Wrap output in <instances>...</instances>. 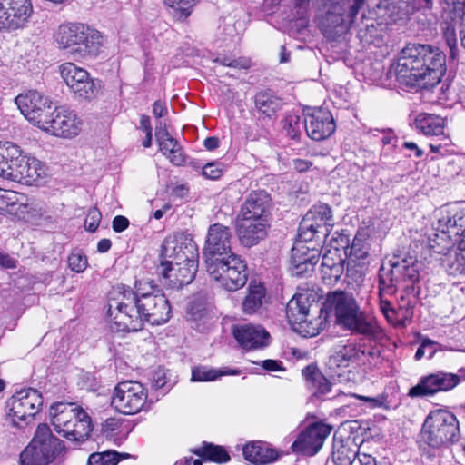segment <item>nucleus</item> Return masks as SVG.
<instances>
[{
    "label": "nucleus",
    "mask_w": 465,
    "mask_h": 465,
    "mask_svg": "<svg viewBox=\"0 0 465 465\" xmlns=\"http://www.w3.org/2000/svg\"><path fill=\"white\" fill-rule=\"evenodd\" d=\"M170 316L171 307L163 294L134 293L132 290H124L108 303L109 324L113 331H137L144 322L160 325Z\"/></svg>",
    "instance_id": "obj_1"
},
{
    "label": "nucleus",
    "mask_w": 465,
    "mask_h": 465,
    "mask_svg": "<svg viewBox=\"0 0 465 465\" xmlns=\"http://www.w3.org/2000/svg\"><path fill=\"white\" fill-rule=\"evenodd\" d=\"M394 72L401 85L430 89L435 85L436 52L429 45H408L401 50Z\"/></svg>",
    "instance_id": "obj_2"
},
{
    "label": "nucleus",
    "mask_w": 465,
    "mask_h": 465,
    "mask_svg": "<svg viewBox=\"0 0 465 465\" xmlns=\"http://www.w3.org/2000/svg\"><path fill=\"white\" fill-rule=\"evenodd\" d=\"M438 246L446 242L441 247L440 258V265L445 272L452 276L465 274V248L455 247L460 239V231L463 227V215L459 208L454 205H444L438 213Z\"/></svg>",
    "instance_id": "obj_3"
},
{
    "label": "nucleus",
    "mask_w": 465,
    "mask_h": 465,
    "mask_svg": "<svg viewBox=\"0 0 465 465\" xmlns=\"http://www.w3.org/2000/svg\"><path fill=\"white\" fill-rule=\"evenodd\" d=\"M49 417L54 430L75 445L86 441L93 430L91 417L74 403H54Z\"/></svg>",
    "instance_id": "obj_4"
},
{
    "label": "nucleus",
    "mask_w": 465,
    "mask_h": 465,
    "mask_svg": "<svg viewBox=\"0 0 465 465\" xmlns=\"http://www.w3.org/2000/svg\"><path fill=\"white\" fill-rule=\"evenodd\" d=\"M326 304L344 328L364 335L375 333L376 322L360 310L351 294L341 291L330 292Z\"/></svg>",
    "instance_id": "obj_5"
},
{
    "label": "nucleus",
    "mask_w": 465,
    "mask_h": 465,
    "mask_svg": "<svg viewBox=\"0 0 465 465\" xmlns=\"http://www.w3.org/2000/svg\"><path fill=\"white\" fill-rule=\"evenodd\" d=\"M63 449V442L53 435L49 426L39 424L31 442L20 454V465H48Z\"/></svg>",
    "instance_id": "obj_6"
},
{
    "label": "nucleus",
    "mask_w": 465,
    "mask_h": 465,
    "mask_svg": "<svg viewBox=\"0 0 465 465\" xmlns=\"http://www.w3.org/2000/svg\"><path fill=\"white\" fill-rule=\"evenodd\" d=\"M205 265L210 278L226 291L235 292L247 282V264L238 254L230 253Z\"/></svg>",
    "instance_id": "obj_7"
},
{
    "label": "nucleus",
    "mask_w": 465,
    "mask_h": 465,
    "mask_svg": "<svg viewBox=\"0 0 465 465\" xmlns=\"http://www.w3.org/2000/svg\"><path fill=\"white\" fill-rule=\"evenodd\" d=\"M419 278L418 269L412 258L394 257L384 263L379 273L381 292L393 294L401 286L412 285Z\"/></svg>",
    "instance_id": "obj_8"
},
{
    "label": "nucleus",
    "mask_w": 465,
    "mask_h": 465,
    "mask_svg": "<svg viewBox=\"0 0 465 465\" xmlns=\"http://www.w3.org/2000/svg\"><path fill=\"white\" fill-rule=\"evenodd\" d=\"M147 397V390L141 382L124 381L114 387L111 405L119 413L134 415L143 410Z\"/></svg>",
    "instance_id": "obj_9"
},
{
    "label": "nucleus",
    "mask_w": 465,
    "mask_h": 465,
    "mask_svg": "<svg viewBox=\"0 0 465 465\" xmlns=\"http://www.w3.org/2000/svg\"><path fill=\"white\" fill-rule=\"evenodd\" d=\"M42 403V396L36 390H21L9 400L7 420L15 427L24 428L39 411Z\"/></svg>",
    "instance_id": "obj_10"
},
{
    "label": "nucleus",
    "mask_w": 465,
    "mask_h": 465,
    "mask_svg": "<svg viewBox=\"0 0 465 465\" xmlns=\"http://www.w3.org/2000/svg\"><path fill=\"white\" fill-rule=\"evenodd\" d=\"M82 126L83 121L76 113L61 105L53 106L40 130L53 136L71 139L81 133Z\"/></svg>",
    "instance_id": "obj_11"
},
{
    "label": "nucleus",
    "mask_w": 465,
    "mask_h": 465,
    "mask_svg": "<svg viewBox=\"0 0 465 465\" xmlns=\"http://www.w3.org/2000/svg\"><path fill=\"white\" fill-rule=\"evenodd\" d=\"M198 255V248L193 238L183 233H173L166 236L161 245L160 264L168 271L170 264L182 265L183 261Z\"/></svg>",
    "instance_id": "obj_12"
},
{
    "label": "nucleus",
    "mask_w": 465,
    "mask_h": 465,
    "mask_svg": "<svg viewBox=\"0 0 465 465\" xmlns=\"http://www.w3.org/2000/svg\"><path fill=\"white\" fill-rule=\"evenodd\" d=\"M15 103L25 119L39 129L53 108L51 98L36 90L19 94Z\"/></svg>",
    "instance_id": "obj_13"
},
{
    "label": "nucleus",
    "mask_w": 465,
    "mask_h": 465,
    "mask_svg": "<svg viewBox=\"0 0 465 465\" xmlns=\"http://www.w3.org/2000/svg\"><path fill=\"white\" fill-rule=\"evenodd\" d=\"M59 73L67 87L76 97L91 100L96 96L99 86L85 69L67 62L59 66Z\"/></svg>",
    "instance_id": "obj_14"
},
{
    "label": "nucleus",
    "mask_w": 465,
    "mask_h": 465,
    "mask_svg": "<svg viewBox=\"0 0 465 465\" xmlns=\"http://www.w3.org/2000/svg\"><path fill=\"white\" fill-rule=\"evenodd\" d=\"M33 14L31 0H0V32L26 27Z\"/></svg>",
    "instance_id": "obj_15"
},
{
    "label": "nucleus",
    "mask_w": 465,
    "mask_h": 465,
    "mask_svg": "<svg viewBox=\"0 0 465 465\" xmlns=\"http://www.w3.org/2000/svg\"><path fill=\"white\" fill-rule=\"evenodd\" d=\"M332 226V213L327 204L314 205L302 218L299 232L302 239H313L316 234L327 237Z\"/></svg>",
    "instance_id": "obj_16"
},
{
    "label": "nucleus",
    "mask_w": 465,
    "mask_h": 465,
    "mask_svg": "<svg viewBox=\"0 0 465 465\" xmlns=\"http://www.w3.org/2000/svg\"><path fill=\"white\" fill-rule=\"evenodd\" d=\"M231 240L232 232L229 227L221 223L210 225L203 248L205 264L211 262V260L214 262L232 253Z\"/></svg>",
    "instance_id": "obj_17"
},
{
    "label": "nucleus",
    "mask_w": 465,
    "mask_h": 465,
    "mask_svg": "<svg viewBox=\"0 0 465 465\" xmlns=\"http://www.w3.org/2000/svg\"><path fill=\"white\" fill-rule=\"evenodd\" d=\"M312 239H302L298 233L291 252L292 272L295 275H302L313 270L318 262L320 252L312 242Z\"/></svg>",
    "instance_id": "obj_18"
},
{
    "label": "nucleus",
    "mask_w": 465,
    "mask_h": 465,
    "mask_svg": "<svg viewBox=\"0 0 465 465\" xmlns=\"http://www.w3.org/2000/svg\"><path fill=\"white\" fill-rule=\"evenodd\" d=\"M331 427L323 422H315L302 430L292 444L296 452L308 456L315 455L331 432Z\"/></svg>",
    "instance_id": "obj_19"
},
{
    "label": "nucleus",
    "mask_w": 465,
    "mask_h": 465,
    "mask_svg": "<svg viewBox=\"0 0 465 465\" xmlns=\"http://www.w3.org/2000/svg\"><path fill=\"white\" fill-rule=\"evenodd\" d=\"M441 30L450 54L457 47L456 26L458 18L465 17V0H443Z\"/></svg>",
    "instance_id": "obj_20"
},
{
    "label": "nucleus",
    "mask_w": 465,
    "mask_h": 465,
    "mask_svg": "<svg viewBox=\"0 0 465 465\" xmlns=\"http://www.w3.org/2000/svg\"><path fill=\"white\" fill-rule=\"evenodd\" d=\"M304 124L307 135L314 141H322L335 131V123L331 112L317 107L305 113Z\"/></svg>",
    "instance_id": "obj_21"
},
{
    "label": "nucleus",
    "mask_w": 465,
    "mask_h": 465,
    "mask_svg": "<svg viewBox=\"0 0 465 465\" xmlns=\"http://www.w3.org/2000/svg\"><path fill=\"white\" fill-rule=\"evenodd\" d=\"M199 254L182 262V265L170 264L168 271L164 267H158V273L163 279V284L170 288H181L189 284L195 277L198 269Z\"/></svg>",
    "instance_id": "obj_22"
},
{
    "label": "nucleus",
    "mask_w": 465,
    "mask_h": 465,
    "mask_svg": "<svg viewBox=\"0 0 465 465\" xmlns=\"http://www.w3.org/2000/svg\"><path fill=\"white\" fill-rule=\"evenodd\" d=\"M374 351L363 346L354 343H348L341 346L330 358V367L334 369H345L351 365H361L371 363L370 357H373Z\"/></svg>",
    "instance_id": "obj_23"
},
{
    "label": "nucleus",
    "mask_w": 465,
    "mask_h": 465,
    "mask_svg": "<svg viewBox=\"0 0 465 465\" xmlns=\"http://www.w3.org/2000/svg\"><path fill=\"white\" fill-rule=\"evenodd\" d=\"M47 175V168L35 157L22 155L15 158L11 181L32 183L44 179Z\"/></svg>",
    "instance_id": "obj_24"
},
{
    "label": "nucleus",
    "mask_w": 465,
    "mask_h": 465,
    "mask_svg": "<svg viewBox=\"0 0 465 465\" xmlns=\"http://www.w3.org/2000/svg\"><path fill=\"white\" fill-rule=\"evenodd\" d=\"M269 221L254 218L238 217L237 233L244 247H252L267 236Z\"/></svg>",
    "instance_id": "obj_25"
},
{
    "label": "nucleus",
    "mask_w": 465,
    "mask_h": 465,
    "mask_svg": "<svg viewBox=\"0 0 465 465\" xmlns=\"http://www.w3.org/2000/svg\"><path fill=\"white\" fill-rule=\"evenodd\" d=\"M232 334L246 350L262 349L270 344V334L261 325L241 324L232 328Z\"/></svg>",
    "instance_id": "obj_26"
},
{
    "label": "nucleus",
    "mask_w": 465,
    "mask_h": 465,
    "mask_svg": "<svg viewBox=\"0 0 465 465\" xmlns=\"http://www.w3.org/2000/svg\"><path fill=\"white\" fill-rule=\"evenodd\" d=\"M271 207L270 195L265 191H254L244 200L238 217L269 221Z\"/></svg>",
    "instance_id": "obj_27"
},
{
    "label": "nucleus",
    "mask_w": 465,
    "mask_h": 465,
    "mask_svg": "<svg viewBox=\"0 0 465 465\" xmlns=\"http://www.w3.org/2000/svg\"><path fill=\"white\" fill-rule=\"evenodd\" d=\"M89 25L81 23H66L61 25L55 34L54 40L59 48L68 50L73 55Z\"/></svg>",
    "instance_id": "obj_28"
},
{
    "label": "nucleus",
    "mask_w": 465,
    "mask_h": 465,
    "mask_svg": "<svg viewBox=\"0 0 465 465\" xmlns=\"http://www.w3.org/2000/svg\"><path fill=\"white\" fill-rule=\"evenodd\" d=\"M155 137L162 153L174 165L185 163V156L178 142L168 133L165 126L156 127Z\"/></svg>",
    "instance_id": "obj_29"
},
{
    "label": "nucleus",
    "mask_w": 465,
    "mask_h": 465,
    "mask_svg": "<svg viewBox=\"0 0 465 465\" xmlns=\"http://www.w3.org/2000/svg\"><path fill=\"white\" fill-rule=\"evenodd\" d=\"M104 42L103 35L96 29L88 26L73 55L82 59L97 57L102 51Z\"/></svg>",
    "instance_id": "obj_30"
},
{
    "label": "nucleus",
    "mask_w": 465,
    "mask_h": 465,
    "mask_svg": "<svg viewBox=\"0 0 465 465\" xmlns=\"http://www.w3.org/2000/svg\"><path fill=\"white\" fill-rule=\"evenodd\" d=\"M438 438L445 443H453L460 439L459 422L449 411L438 410Z\"/></svg>",
    "instance_id": "obj_31"
},
{
    "label": "nucleus",
    "mask_w": 465,
    "mask_h": 465,
    "mask_svg": "<svg viewBox=\"0 0 465 465\" xmlns=\"http://www.w3.org/2000/svg\"><path fill=\"white\" fill-rule=\"evenodd\" d=\"M331 455L336 465H352L357 455V446L351 438L343 439L334 434Z\"/></svg>",
    "instance_id": "obj_32"
},
{
    "label": "nucleus",
    "mask_w": 465,
    "mask_h": 465,
    "mask_svg": "<svg viewBox=\"0 0 465 465\" xmlns=\"http://www.w3.org/2000/svg\"><path fill=\"white\" fill-rule=\"evenodd\" d=\"M242 452L244 459L253 464L271 463L278 458V453L275 450L261 441L246 444L243 447Z\"/></svg>",
    "instance_id": "obj_33"
},
{
    "label": "nucleus",
    "mask_w": 465,
    "mask_h": 465,
    "mask_svg": "<svg viewBox=\"0 0 465 465\" xmlns=\"http://www.w3.org/2000/svg\"><path fill=\"white\" fill-rule=\"evenodd\" d=\"M241 371L228 367L215 369L205 365H198L192 369L191 381L209 382L214 381L225 375H239Z\"/></svg>",
    "instance_id": "obj_34"
},
{
    "label": "nucleus",
    "mask_w": 465,
    "mask_h": 465,
    "mask_svg": "<svg viewBox=\"0 0 465 465\" xmlns=\"http://www.w3.org/2000/svg\"><path fill=\"white\" fill-rule=\"evenodd\" d=\"M418 444L421 451L428 457L434 455L436 444V422L431 411L426 418L419 434Z\"/></svg>",
    "instance_id": "obj_35"
},
{
    "label": "nucleus",
    "mask_w": 465,
    "mask_h": 465,
    "mask_svg": "<svg viewBox=\"0 0 465 465\" xmlns=\"http://www.w3.org/2000/svg\"><path fill=\"white\" fill-rule=\"evenodd\" d=\"M372 233V229L370 226H361L349 246V256L353 261H361L367 258L370 250L368 242L369 238Z\"/></svg>",
    "instance_id": "obj_36"
},
{
    "label": "nucleus",
    "mask_w": 465,
    "mask_h": 465,
    "mask_svg": "<svg viewBox=\"0 0 465 465\" xmlns=\"http://www.w3.org/2000/svg\"><path fill=\"white\" fill-rule=\"evenodd\" d=\"M20 154L17 145L9 142H0V177L11 180L15 158Z\"/></svg>",
    "instance_id": "obj_37"
},
{
    "label": "nucleus",
    "mask_w": 465,
    "mask_h": 465,
    "mask_svg": "<svg viewBox=\"0 0 465 465\" xmlns=\"http://www.w3.org/2000/svg\"><path fill=\"white\" fill-rule=\"evenodd\" d=\"M309 301L304 294H295L287 303L286 315L290 323L308 318Z\"/></svg>",
    "instance_id": "obj_38"
},
{
    "label": "nucleus",
    "mask_w": 465,
    "mask_h": 465,
    "mask_svg": "<svg viewBox=\"0 0 465 465\" xmlns=\"http://www.w3.org/2000/svg\"><path fill=\"white\" fill-rule=\"evenodd\" d=\"M255 108L267 117L274 115L282 107V101L270 91L259 92L254 97Z\"/></svg>",
    "instance_id": "obj_39"
},
{
    "label": "nucleus",
    "mask_w": 465,
    "mask_h": 465,
    "mask_svg": "<svg viewBox=\"0 0 465 465\" xmlns=\"http://www.w3.org/2000/svg\"><path fill=\"white\" fill-rule=\"evenodd\" d=\"M265 297V288L261 283L251 282L248 293L242 302V310L247 314L256 312L262 306Z\"/></svg>",
    "instance_id": "obj_40"
},
{
    "label": "nucleus",
    "mask_w": 465,
    "mask_h": 465,
    "mask_svg": "<svg viewBox=\"0 0 465 465\" xmlns=\"http://www.w3.org/2000/svg\"><path fill=\"white\" fill-rule=\"evenodd\" d=\"M307 381V385L316 394L324 395L331 391V382L313 366H307L302 371Z\"/></svg>",
    "instance_id": "obj_41"
},
{
    "label": "nucleus",
    "mask_w": 465,
    "mask_h": 465,
    "mask_svg": "<svg viewBox=\"0 0 465 465\" xmlns=\"http://www.w3.org/2000/svg\"><path fill=\"white\" fill-rule=\"evenodd\" d=\"M193 452L204 460L216 463H225L230 460L227 451L223 447L213 443L203 442L201 447L193 450Z\"/></svg>",
    "instance_id": "obj_42"
},
{
    "label": "nucleus",
    "mask_w": 465,
    "mask_h": 465,
    "mask_svg": "<svg viewBox=\"0 0 465 465\" xmlns=\"http://www.w3.org/2000/svg\"><path fill=\"white\" fill-rule=\"evenodd\" d=\"M163 4L176 19L182 21L191 15L196 0H163Z\"/></svg>",
    "instance_id": "obj_43"
},
{
    "label": "nucleus",
    "mask_w": 465,
    "mask_h": 465,
    "mask_svg": "<svg viewBox=\"0 0 465 465\" xmlns=\"http://www.w3.org/2000/svg\"><path fill=\"white\" fill-rule=\"evenodd\" d=\"M293 325H296L295 330L304 337H314L318 335L324 328V320L322 316L315 317L314 319L298 321Z\"/></svg>",
    "instance_id": "obj_44"
},
{
    "label": "nucleus",
    "mask_w": 465,
    "mask_h": 465,
    "mask_svg": "<svg viewBox=\"0 0 465 465\" xmlns=\"http://www.w3.org/2000/svg\"><path fill=\"white\" fill-rule=\"evenodd\" d=\"M436 393V375L430 374L422 378L420 382L412 387L409 395L411 397H428Z\"/></svg>",
    "instance_id": "obj_45"
},
{
    "label": "nucleus",
    "mask_w": 465,
    "mask_h": 465,
    "mask_svg": "<svg viewBox=\"0 0 465 465\" xmlns=\"http://www.w3.org/2000/svg\"><path fill=\"white\" fill-rule=\"evenodd\" d=\"M415 126L423 134L433 135L436 131V116L433 114H419L415 118Z\"/></svg>",
    "instance_id": "obj_46"
},
{
    "label": "nucleus",
    "mask_w": 465,
    "mask_h": 465,
    "mask_svg": "<svg viewBox=\"0 0 465 465\" xmlns=\"http://www.w3.org/2000/svg\"><path fill=\"white\" fill-rule=\"evenodd\" d=\"M118 461L116 451H104L91 454L88 459V465H116Z\"/></svg>",
    "instance_id": "obj_47"
},
{
    "label": "nucleus",
    "mask_w": 465,
    "mask_h": 465,
    "mask_svg": "<svg viewBox=\"0 0 465 465\" xmlns=\"http://www.w3.org/2000/svg\"><path fill=\"white\" fill-rule=\"evenodd\" d=\"M207 312V303L202 298H194L188 305L187 314L193 321H198L204 317Z\"/></svg>",
    "instance_id": "obj_48"
},
{
    "label": "nucleus",
    "mask_w": 465,
    "mask_h": 465,
    "mask_svg": "<svg viewBox=\"0 0 465 465\" xmlns=\"http://www.w3.org/2000/svg\"><path fill=\"white\" fill-rule=\"evenodd\" d=\"M301 118L297 114H290L285 117L283 128L292 139H297L301 134Z\"/></svg>",
    "instance_id": "obj_49"
},
{
    "label": "nucleus",
    "mask_w": 465,
    "mask_h": 465,
    "mask_svg": "<svg viewBox=\"0 0 465 465\" xmlns=\"http://www.w3.org/2000/svg\"><path fill=\"white\" fill-rule=\"evenodd\" d=\"M349 238L347 235L335 232L331 239L329 240V246L331 251H336L342 255H347V250L349 249Z\"/></svg>",
    "instance_id": "obj_50"
},
{
    "label": "nucleus",
    "mask_w": 465,
    "mask_h": 465,
    "mask_svg": "<svg viewBox=\"0 0 465 465\" xmlns=\"http://www.w3.org/2000/svg\"><path fill=\"white\" fill-rule=\"evenodd\" d=\"M460 381V378L453 373L438 372V391H450L456 387Z\"/></svg>",
    "instance_id": "obj_51"
},
{
    "label": "nucleus",
    "mask_w": 465,
    "mask_h": 465,
    "mask_svg": "<svg viewBox=\"0 0 465 465\" xmlns=\"http://www.w3.org/2000/svg\"><path fill=\"white\" fill-rule=\"evenodd\" d=\"M68 266L75 272H82L87 267V258L80 251L73 252L68 256Z\"/></svg>",
    "instance_id": "obj_52"
},
{
    "label": "nucleus",
    "mask_w": 465,
    "mask_h": 465,
    "mask_svg": "<svg viewBox=\"0 0 465 465\" xmlns=\"http://www.w3.org/2000/svg\"><path fill=\"white\" fill-rule=\"evenodd\" d=\"M436 353V343L434 341L430 339H423L420 342V345L417 349L415 353V360L420 361L424 357H428L429 359L432 358V356Z\"/></svg>",
    "instance_id": "obj_53"
},
{
    "label": "nucleus",
    "mask_w": 465,
    "mask_h": 465,
    "mask_svg": "<svg viewBox=\"0 0 465 465\" xmlns=\"http://www.w3.org/2000/svg\"><path fill=\"white\" fill-rule=\"evenodd\" d=\"M344 259H338L337 263H332L328 269H322L324 279L337 282L344 272Z\"/></svg>",
    "instance_id": "obj_54"
},
{
    "label": "nucleus",
    "mask_w": 465,
    "mask_h": 465,
    "mask_svg": "<svg viewBox=\"0 0 465 465\" xmlns=\"http://www.w3.org/2000/svg\"><path fill=\"white\" fill-rule=\"evenodd\" d=\"M215 62L220 63L222 65L236 69H248L251 66V61L245 57L231 58L223 56L216 58Z\"/></svg>",
    "instance_id": "obj_55"
},
{
    "label": "nucleus",
    "mask_w": 465,
    "mask_h": 465,
    "mask_svg": "<svg viewBox=\"0 0 465 465\" xmlns=\"http://www.w3.org/2000/svg\"><path fill=\"white\" fill-rule=\"evenodd\" d=\"M202 173L211 180L219 179L223 173V165L219 162L208 163L203 167Z\"/></svg>",
    "instance_id": "obj_56"
},
{
    "label": "nucleus",
    "mask_w": 465,
    "mask_h": 465,
    "mask_svg": "<svg viewBox=\"0 0 465 465\" xmlns=\"http://www.w3.org/2000/svg\"><path fill=\"white\" fill-rule=\"evenodd\" d=\"M386 320L391 325H404L405 320L408 319L407 311L403 312L402 309H393L384 315Z\"/></svg>",
    "instance_id": "obj_57"
},
{
    "label": "nucleus",
    "mask_w": 465,
    "mask_h": 465,
    "mask_svg": "<svg viewBox=\"0 0 465 465\" xmlns=\"http://www.w3.org/2000/svg\"><path fill=\"white\" fill-rule=\"evenodd\" d=\"M100 220L101 213L95 208L90 210L84 223L86 230L94 232L99 226Z\"/></svg>",
    "instance_id": "obj_58"
},
{
    "label": "nucleus",
    "mask_w": 465,
    "mask_h": 465,
    "mask_svg": "<svg viewBox=\"0 0 465 465\" xmlns=\"http://www.w3.org/2000/svg\"><path fill=\"white\" fill-rule=\"evenodd\" d=\"M441 84L440 94L438 95V104H443L444 102L452 101L453 93L450 91V82L447 79L442 82L440 78H438V84Z\"/></svg>",
    "instance_id": "obj_59"
},
{
    "label": "nucleus",
    "mask_w": 465,
    "mask_h": 465,
    "mask_svg": "<svg viewBox=\"0 0 465 465\" xmlns=\"http://www.w3.org/2000/svg\"><path fill=\"white\" fill-rule=\"evenodd\" d=\"M338 259H343L342 253L336 251L326 250L322 255V269H328L332 263H337Z\"/></svg>",
    "instance_id": "obj_60"
},
{
    "label": "nucleus",
    "mask_w": 465,
    "mask_h": 465,
    "mask_svg": "<svg viewBox=\"0 0 465 465\" xmlns=\"http://www.w3.org/2000/svg\"><path fill=\"white\" fill-rule=\"evenodd\" d=\"M351 396L368 403L369 407H371V408L381 407L384 403V397H382V396L367 397V396H362V395H358V394H351Z\"/></svg>",
    "instance_id": "obj_61"
},
{
    "label": "nucleus",
    "mask_w": 465,
    "mask_h": 465,
    "mask_svg": "<svg viewBox=\"0 0 465 465\" xmlns=\"http://www.w3.org/2000/svg\"><path fill=\"white\" fill-rule=\"evenodd\" d=\"M122 426V422L118 419L109 418L106 419L103 424V431L110 433L118 430Z\"/></svg>",
    "instance_id": "obj_62"
},
{
    "label": "nucleus",
    "mask_w": 465,
    "mask_h": 465,
    "mask_svg": "<svg viewBox=\"0 0 465 465\" xmlns=\"http://www.w3.org/2000/svg\"><path fill=\"white\" fill-rule=\"evenodd\" d=\"M166 372L163 369H159L153 375V383L156 389H161L166 384Z\"/></svg>",
    "instance_id": "obj_63"
},
{
    "label": "nucleus",
    "mask_w": 465,
    "mask_h": 465,
    "mask_svg": "<svg viewBox=\"0 0 465 465\" xmlns=\"http://www.w3.org/2000/svg\"><path fill=\"white\" fill-rule=\"evenodd\" d=\"M262 367L268 371H284L282 362L276 360H265L261 362Z\"/></svg>",
    "instance_id": "obj_64"
}]
</instances>
